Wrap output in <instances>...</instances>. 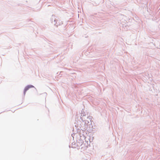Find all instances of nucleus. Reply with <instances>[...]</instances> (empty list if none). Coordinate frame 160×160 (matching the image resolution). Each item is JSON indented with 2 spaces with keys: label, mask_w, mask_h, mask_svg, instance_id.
Masks as SVG:
<instances>
[{
  "label": "nucleus",
  "mask_w": 160,
  "mask_h": 160,
  "mask_svg": "<svg viewBox=\"0 0 160 160\" xmlns=\"http://www.w3.org/2000/svg\"><path fill=\"white\" fill-rule=\"evenodd\" d=\"M81 120L82 121V124H84L85 126H88L90 125L89 122L88 120H85L84 118H83L82 117H81L80 118V119L79 120V121H80V122L81 121Z\"/></svg>",
  "instance_id": "1"
},
{
  "label": "nucleus",
  "mask_w": 160,
  "mask_h": 160,
  "mask_svg": "<svg viewBox=\"0 0 160 160\" xmlns=\"http://www.w3.org/2000/svg\"><path fill=\"white\" fill-rule=\"evenodd\" d=\"M35 88L32 85H28L24 88L23 91V95L25 96L26 92L30 88Z\"/></svg>",
  "instance_id": "2"
},
{
  "label": "nucleus",
  "mask_w": 160,
  "mask_h": 160,
  "mask_svg": "<svg viewBox=\"0 0 160 160\" xmlns=\"http://www.w3.org/2000/svg\"><path fill=\"white\" fill-rule=\"evenodd\" d=\"M58 21V20L57 19H54V22L52 21V23L54 24V25L56 26L57 27H58V25H59L60 24H58V23H57V22Z\"/></svg>",
  "instance_id": "3"
},
{
  "label": "nucleus",
  "mask_w": 160,
  "mask_h": 160,
  "mask_svg": "<svg viewBox=\"0 0 160 160\" xmlns=\"http://www.w3.org/2000/svg\"><path fill=\"white\" fill-rule=\"evenodd\" d=\"M79 140L80 141L78 142L77 141V146H81L82 145V143H83V140L82 139H81V140Z\"/></svg>",
  "instance_id": "4"
},
{
  "label": "nucleus",
  "mask_w": 160,
  "mask_h": 160,
  "mask_svg": "<svg viewBox=\"0 0 160 160\" xmlns=\"http://www.w3.org/2000/svg\"><path fill=\"white\" fill-rule=\"evenodd\" d=\"M85 112H84V110L82 109L81 111V117L86 116Z\"/></svg>",
  "instance_id": "5"
},
{
  "label": "nucleus",
  "mask_w": 160,
  "mask_h": 160,
  "mask_svg": "<svg viewBox=\"0 0 160 160\" xmlns=\"http://www.w3.org/2000/svg\"><path fill=\"white\" fill-rule=\"evenodd\" d=\"M72 145H75V142H73L72 143Z\"/></svg>",
  "instance_id": "6"
},
{
  "label": "nucleus",
  "mask_w": 160,
  "mask_h": 160,
  "mask_svg": "<svg viewBox=\"0 0 160 160\" xmlns=\"http://www.w3.org/2000/svg\"><path fill=\"white\" fill-rule=\"evenodd\" d=\"M80 135H81V134H80ZM80 139H82V136H80Z\"/></svg>",
  "instance_id": "7"
},
{
  "label": "nucleus",
  "mask_w": 160,
  "mask_h": 160,
  "mask_svg": "<svg viewBox=\"0 0 160 160\" xmlns=\"http://www.w3.org/2000/svg\"><path fill=\"white\" fill-rule=\"evenodd\" d=\"M83 138H84V136H83Z\"/></svg>",
  "instance_id": "8"
}]
</instances>
